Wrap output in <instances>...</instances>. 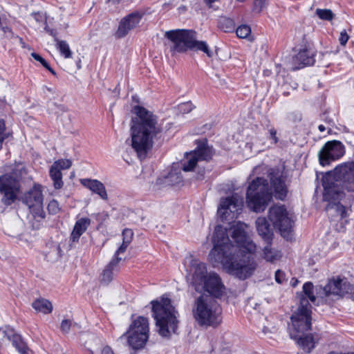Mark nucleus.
Here are the masks:
<instances>
[{
	"label": "nucleus",
	"instance_id": "1",
	"mask_svg": "<svg viewBox=\"0 0 354 354\" xmlns=\"http://www.w3.org/2000/svg\"><path fill=\"white\" fill-rule=\"evenodd\" d=\"M247 225L238 222L230 231L236 245H233L226 229L221 225L215 227L212 237L213 248L209 253L212 263H221L227 272L244 280L250 277L257 268V263L248 254H253L256 245L248 237L245 229Z\"/></svg>",
	"mask_w": 354,
	"mask_h": 354
},
{
	"label": "nucleus",
	"instance_id": "2",
	"mask_svg": "<svg viewBox=\"0 0 354 354\" xmlns=\"http://www.w3.org/2000/svg\"><path fill=\"white\" fill-rule=\"evenodd\" d=\"M191 284L195 290L203 292L197 297L192 306V315L203 327H217L222 322V309L216 299L225 290L220 277L214 272H207L204 263L193 259L190 267Z\"/></svg>",
	"mask_w": 354,
	"mask_h": 354
},
{
	"label": "nucleus",
	"instance_id": "3",
	"mask_svg": "<svg viewBox=\"0 0 354 354\" xmlns=\"http://www.w3.org/2000/svg\"><path fill=\"white\" fill-rule=\"evenodd\" d=\"M323 198L328 203L326 211L334 210L342 219L346 216V207L354 202V160L337 166L322 178Z\"/></svg>",
	"mask_w": 354,
	"mask_h": 354
},
{
	"label": "nucleus",
	"instance_id": "4",
	"mask_svg": "<svg viewBox=\"0 0 354 354\" xmlns=\"http://www.w3.org/2000/svg\"><path fill=\"white\" fill-rule=\"evenodd\" d=\"M136 116L132 119L131 127V147L140 160L146 158L153 145V140L158 138L162 128L158 123V117L140 106L134 107Z\"/></svg>",
	"mask_w": 354,
	"mask_h": 354
},
{
	"label": "nucleus",
	"instance_id": "5",
	"mask_svg": "<svg viewBox=\"0 0 354 354\" xmlns=\"http://www.w3.org/2000/svg\"><path fill=\"white\" fill-rule=\"evenodd\" d=\"M271 186L266 179L257 177L249 184L246 191V205L252 212H263L271 202L274 189L275 198L284 200L286 197L287 189L285 177L280 172L272 171L270 174Z\"/></svg>",
	"mask_w": 354,
	"mask_h": 354
},
{
	"label": "nucleus",
	"instance_id": "6",
	"mask_svg": "<svg viewBox=\"0 0 354 354\" xmlns=\"http://www.w3.org/2000/svg\"><path fill=\"white\" fill-rule=\"evenodd\" d=\"M353 291L352 285L346 279L332 278L328 283L322 286H314L311 282H306L303 285V290L297 295V299L300 304V296L302 295L308 301L315 303L316 298H320L325 303L330 304L334 301L342 298L346 294Z\"/></svg>",
	"mask_w": 354,
	"mask_h": 354
},
{
	"label": "nucleus",
	"instance_id": "7",
	"mask_svg": "<svg viewBox=\"0 0 354 354\" xmlns=\"http://www.w3.org/2000/svg\"><path fill=\"white\" fill-rule=\"evenodd\" d=\"M165 37L169 40L167 44L172 55L181 53L188 50L196 49L205 53L209 57L213 55L205 41H197L196 32L192 30L177 29L167 31Z\"/></svg>",
	"mask_w": 354,
	"mask_h": 354
},
{
	"label": "nucleus",
	"instance_id": "8",
	"mask_svg": "<svg viewBox=\"0 0 354 354\" xmlns=\"http://www.w3.org/2000/svg\"><path fill=\"white\" fill-rule=\"evenodd\" d=\"M153 316L162 337H169L176 332L178 313L171 305L170 299L162 297L160 300L152 301Z\"/></svg>",
	"mask_w": 354,
	"mask_h": 354
},
{
	"label": "nucleus",
	"instance_id": "9",
	"mask_svg": "<svg viewBox=\"0 0 354 354\" xmlns=\"http://www.w3.org/2000/svg\"><path fill=\"white\" fill-rule=\"evenodd\" d=\"M196 149L187 153L184 162L182 163V169L184 171H191L198 167V171L195 176L196 180L204 179L205 169L199 167V163L203 161H208L213 155L212 148L206 145L205 142H198Z\"/></svg>",
	"mask_w": 354,
	"mask_h": 354
},
{
	"label": "nucleus",
	"instance_id": "10",
	"mask_svg": "<svg viewBox=\"0 0 354 354\" xmlns=\"http://www.w3.org/2000/svg\"><path fill=\"white\" fill-rule=\"evenodd\" d=\"M44 197L39 185H35L24 196L23 202L28 207L32 216V226L38 230L41 227L46 214L43 209Z\"/></svg>",
	"mask_w": 354,
	"mask_h": 354
},
{
	"label": "nucleus",
	"instance_id": "11",
	"mask_svg": "<svg viewBox=\"0 0 354 354\" xmlns=\"http://www.w3.org/2000/svg\"><path fill=\"white\" fill-rule=\"evenodd\" d=\"M300 304L290 317L293 329L298 333H304L311 329L312 306L310 302L300 296Z\"/></svg>",
	"mask_w": 354,
	"mask_h": 354
},
{
	"label": "nucleus",
	"instance_id": "12",
	"mask_svg": "<svg viewBox=\"0 0 354 354\" xmlns=\"http://www.w3.org/2000/svg\"><path fill=\"white\" fill-rule=\"evenodd\" d=\"M292 50L297 53L292 57V64L294 66L292 70L295 71L306 66L314 64L315 62V50L313 46V44L309 42L305 36L302 37L301 43L295 46Z\"/></svg>",
	"mask_w": 354,
	"mask_h": 354
},
{
	"label": "nucleus",
	"instance_id": "13",
	"mask_svg": "<svg viewBox=\"0 0 354 354\" xmlns=\"http://www.w3.org/2000/svg\"><path fill=\"white\" fill-rule=\"evenodd\" d=\"M243 205V198L238 194H233L221 199L218 207V214L222 221L230 223L237 218L242 210Z\"/></svg>",
	"mask_w": 354,
	"mask_h": 354
},
{
	"label": "nucleus",
	"instance_id": "14",
	"mask_svg": "<svg viewBox=\"0 0 354 354\" xmlns=\"http://www.w3.org/2000/svg\"><path fill=\"white\" fill-rule=\"evenodd\" d=\"M19 189L18 180L10 174L0 176V193L3 194L1 202L6 206L10 205L17 199Z\"/></svg>",
	"mask_w": 354,
	"mask_h": 354
},
{
	"label": "nucleus",
	"instance_id": "15",
	"mask_svg": "<svg viewBox=\"0 0 354 354\" xmlns=\"http://www.w3.org/2000/svg\"><path fill=\"white\" fill-rule=\"evenodd\" d=\"M344 152V147L340 141H328L319 152V162L323 166L328 165L331 160L341 158Z\"/></svg>",
	"mask_w": 354,
	"mask_h": 354
},
{
	"label": "nucleus",
	"instance_id": "16",
	"mask_svg": "<svg viewBox=\"0 0 354 354\" xmlns=\"http://www.w3.org/2000/svg\"><path fill=\"white\" fill-rule=\"evenodd\" d=\"M269 218L281 235L288 238V211L285 205H274L269 209Z\"/></svg>",
	"mask_w": 354,
	"mask_h": 354
},
{
	"label": "nucleus",
	"instance_id": "17",
	"mask_svg": "<svg viewBox=\"0 0 354 354\" xmlns=\"http://www.w3.org/2000/svg\"><path fill=\"white\" fill-rule=\"evenodd\" d=\"M142 15L139 12H133L123 17L119 23L115 32L118 38L124 37L132 29L135 28L140 23Z\"/></svg>",
	"mask_w": 354,
	"mask_h": 354
},
{
	"label": "nucleus",
	"instance_id": "18",
	"mask_svg": "<svg viewBox=\"0 0 354 354\" xmlns=\"http://www.w3.org/2000/svg\"><path fill=\"white\" fill-rule=\"evenodd\" d=\"M137 332L128 329L125 333L121 335L118 340H122L126 338L128 346L133 350L138 351L142 349L148 339V336H145L142 333L138 334Z\"/></svg>",
	"mask_w": 354,
	"mask_h": 354
},
{
	"label": "nucleus",
	"instance_id": "19",
	"mask_svg": "<svg viewBox=\"0 0 354 354\" xmlns=\"http://www.w3.org/2000/svg\"><path fill=\"white\" fill-rule=\"evenodd\" d=\"M257 230L259 234L266 242L270 243L272 239L273 233L270 223L265 217H259L256 221Z\"/></svg>",
	"mask_w": 354,
	"mask_h": 354
},
{
	"label": "nucleus",
	"instance_id": "20",
	"mask_svg": "<svg viewBox=\"0 0 354 354\" xmlns=\"http://www.w3.org/2000/svg\"><path fill=\"white\" fill-rule=\"evenodd\" d=\"M91 224V219L88 218H81L78 219L73 227L71 234L70 239L72 242H77L80 236L87 230Z\"/></svg>",
	"mask_w": 354,
	"mask_h": 354
},
{
	"label": "nucleus",
	"instance_id": "21",
	"mask_svg": "<svg viewBox=\"0 0 354 354\" xmlns=\"http://www.w3.org/2000/svg\"><path fill=\"white\" fill-rule=\"evenodd\" d=\"M82 184L92 191L93 193L98 194L103 200L108 198L107 193L104 185L97 180L83 179Z\"/></svg>",
	"mask_w": 354,
	"mask_h": 354
},
{
	"label": "nucleus",
	"instance_id": "22",
	"mask_svg": "<svg viewBox=\"0 0 354 354\" xmlns=\"http://www.w3.org/2000/svg\"><path fill=\"white\" fill-rule=\"evenodd\" d=\"M128 329L136 331L138 334L142 333L145 336L149 337V324L145 317L139 316L133 320Z\"/></svg>",
	"mask_w": 354,
	"mask_h": 354
},
{
	"label": "nucleus",
	"instance_id": "23",
	"mask_svg": "<svg viewBox=\"0 0 354 354\" xmlns=\"http://www.w3.org/2000/svg\"><path fill=\"white\" fill-rule=\"evenodd\" d=\"M120 261L121 258L120 257L113 258L106 266L102 275V282L109 283L112 281L114 273L119 270L118 263Z\"/></svg>",
	"mask_w": 354,
	"mask_h": 354
},
{
	"label": "nucleus",
	"instance_id": "24",
	"mask_svg": "<svg viewBox=\"0 0 354 354\" xmlns=\"http://www.w3.org/2000/svg\"><path fill=\"white\" fill-rule=\"evenodd\" d=\"M297 342L302 349L308 353H310L314 349L316 344L312 333L299 337Z\"/></svg>",
	"mask_w": 354,
	"mask_h": 354
},
{
	"label": "nucleus",
	"instance_id": "25",
	"mask_svg": "<svg viewBox=\"0 0 354 354\" xmlns=\"http://www.w3.org/2000/svg\"><path fill=\"white\" fill-rule=\"evenodd\" d=\"M32 307L36 311L44 314H49L53 310V305L51 302L44 298H39L35 300L32 304Z\"/></svg>",
	"mask_w": 354,
	"mask_h": 354
},
{
	"label": "nucleus",
	"instance_id": "26",
	"mask_svg": "<svg viewBox=\"0 0 354 354\" xmlns=\"http://www.w3.org/2000/svg\"><path fill=\"white\" fill-rule=\"evenodd\" d=\"M49 175L53 182V187L57 189H61L64 185L62 171L52 165L49 170Z\"/></svg>",
	"mask_w": 354,
	"mask_h": 354
},
{
	"label": "nucleus",
	"instance_id": "27",
	"mask_svg": "<svg viewBox=\"0 0 354 354\" xmlns=\"http://www.w3.org/2000/svg\"><path fill=\"white\" fill-rule=\"evenodd\" d=\"M268 245L264 247L263 253V258L270 262H273L277 259H279L281 254L279 250H273L270 248V243H267Z\"/></svg>",
	"mask_w": 354,
	"mask_h": 354
},
{
	"label": "nucleus",
	"instance_id": "28",
	"mask_svg": "<svg viewBox=\"0 0 354 354\" xmlns=\"http://www.w3.org/2000/svg\"><path fill=\"white\" fill-rule=\"evenodd\" d=\"M56 48L65 59L72 57L73 52L66 41L57 40V42H56Z\"/></svg>",
	"mask_w": 354,
	"mask_h": 354
},
{
	"label": "nucleus",
	"instance_id": "29",
	"mask_svg": "<svg viewBox=\"0 0 354 354\" xmlns=\"http://www.w3.org/2000/svg\"><path fill=\"white\" fill-rule=\"evenodd\" d=\"M167 183L171 185H178L183 181V176L180 171L172 169L166 178Z\"/></svg>",
	"mask_w": 354,
	"mask_h": 354
},
{
	"label": "nucleus",
	"instance_id": "30",
	"mask_svg": "<svg viewBox=\"0 0 354 354\" xmlns=\"http://www.w3.org/2000/svg\"><path fill=\"white\" fill-rule=\"evenodd\" d=\"M219 26L224 32H232L235 28V24L233 19L227 17H221L219 19Z\"/></svg>",
	"mask_w": 354,
	"mask_h": 354
},
{
	"label": "nucleus",
	"instance_id": "31",
	"mask_svg": "<svg viewBox=\"0 0 354 354\" xmlns=\"http://www.w3.org/2000/svg\"><path fill=\"white\" fill-rule=\"evenodd\" d=\"M315 13L318 17L322 20L330 21L334 17V14L329 9L317 8Z\"/></svg>",
	"mask_w": 354,
	"mask_h": 354
},
{
	"label": "nucleus",
	"instance_id": "32",
	"mask_svg": "<svg viewBox=\"0 0 354 354\" xmlns=\"http://www.w3.org/2000/svg\"><path fill=\"white\" fill-rule=\"evenodd\" d=\"M14 346H15L20 354H28V348L25 343L21 339L20 336L15 337Z\"/></svg>",
	"mask_w": 354,
	"mask_h": 354
},
{
	"label": "nucleus",
	"instance_id": "33",
	"mask_svg": "<svg viewBox=\"0 0 354 354\" xmlns=\"http://www.w3.org/2000/svg\"><path fill=\"white\" fill-rule=\"evenodd\" d=\"M250 32L251 28L249 26L247 25L239 26L236 30V35L239 38L242 39L248 37L250 35Z\"/></svg>",
	"mask_w": 354,
	"mask_h": 354
},
{
	"label": "nucleus",
	"instance_id": "34",
	"mask_svg": "<svg viewBox=\"0 0 354 354\" xmlns=\"http://www.w3.org/2000/svg\"><path fill=\"white\" fill-rule=\"evenodd\" d=\"M59 170L68 169L72 165V162L69 159H59L53 164Z\"/></svg>",
	"mask_w": 354,
	"mask_h": 354
},
{
	"label": "nucleus",
	"instance_id": "35",
	"mask_svg": "<svg viewBox=\"0 0 354 354\" xmlns=\"http://www.w3.org/2000/svg\"><path fill=\"white\" fill-rule=\"evenodd\" d=\"M15 336H19L15 334L12 329L8 328L6 330H3L0 328V338L3 339L6 338L8 340H12V344L14 345V338Z\"/></svg>",
	"mask_w": 354,
	"mask_h": 354
},
{
	"label": "nucleus",
	"instance_id": "36",
	"mask_svg": "<svg viewBox=\"0 0 354 354\" xmlns=\"http://www.w3.org/2000/svg\"><path fill=\"white\" fill-rule=\"evenodd\" d=\"M72 326L78 327V324L77 323H73V322L70 319H64L61 323L60 328L63 333H67L69 332L70 328Z\"/></svg>",
	"mask_w": 354,
	"mask_h": 354
},
{
	"label": "nucleus",
	"instance_id": "37",
	"mask_svg": "<svg viewBox=\"0 0 354 354\" xmlns=\"http://www.w3.org/2000/svg\"><path fill=\"white\" fill-rule=\"evenodd\" d=\"M49 214H56L60 211L59 203L55 200H51L47 207Z\"/></svg>",
	"mask_w": 354,
	"mask_h": 354
},
{
	"label": "nucleus",
	"instance_id": "38",
	"mask_svg": "<svg viewBox=\"0 0 354 354\" xmlns=\"http://www.w3.org/2000/svg\"><path fill=\"white\" fill-rule=\"evenodd\" d=\"M195 106L191 102H187L178 105V110L180 113L185 114L191 112Z\"/></svg>",
	"mask_w": 354,
	"mask_h": 354
},
{
	"label": "nucleus",
	"instance_id": "39",
	"mask_svg": "<svg viewBox=\"0 0 354 354\" xmlns=\"http://www.w3.org/2000/svg\"><path fill=\"white\" fill-rule=\"evenodd\" d=\"M133 232L131 229L126 228L122 232V242L129 244L133 239Z\"/></svg>",
	"mask_w": 354,
	"mask_h": 354
},
{
	"label": "nucleus",
	"instance_id": "40",
	"mask_svg": "<svg viewBox=\"0 0 354 354\" xmlns=\"http://www.w3.org/2000/svg\"><path fill=\"white\" fill-rule=\"evenodd\" d=\"M265 0H254V11L261 12L265 6Z\"/></svg>",
	"mask_w": 354,
	"mask_h": 354
},
{
	"label": "nucleus",
	"instance_id": "41",
	"mask_svg": "<svg viewBox=\"0 0 354 354\" xmlns=\"http://www.w3.org/2000/svg\"><path fill=\"white\" fill-rule=\"evenodd\" d=\"M349 39V36L347 34L346 31L345 30H343L340 32V37H339V43L342 46H345Z\"/></svg>",
	"mask_w": 354,
	"mask_h": 354
},
{
	"label": "nucleus",
	"instance_id": "42",
	"mask_svg": "<svg viewBox=\"0 0 354 354\" xmlns=\"http://www.w3.org/2000/svg\"><path fill=\"white\" fill-rule=\"evenodd\" d=\"M5 124L3 120H0V149L2 147V142L3 140L5 139Z\"/></svg>",
	"mask_w": 354,
	"mask_h": 354
},
{
	"label": "nucleus",
	"instance_id": "43",
	"mask_svg": "<svg viewBox=\"0 0 354 354\" xmlns=\"http://www.w3.org/2000/svg\"><path fill=\"white\" fill-rule=\"evenodd\" d=\"M286 274L284 272H281V270H278L275 272V281L278 283H281L282 281L285 279Z\"/></svg>",
	"mask_w": 354,
	"mask_h": 354
},
{
	"label": "nucleus",
	"instance_id": "44",
	"mask_svg": "<svg viewBox=\"0 0 354 354\" xmlns=\"http://www.w3.org/2000/svg\"><path fill=\"white\" fill-rule=\"evenodd\" d=\"M129 244L128 243H125L124 242H122V245L120 246V248L116 250L115 253V257H115H118V255L121 253H123L126 251L128 245Z\"/></svg>",
	"mask_w": 354,
	"mask_h": 354
},
{
	"label": "nucleus",
	"instance_id": "45",
	"mask_svg": "<svg viewBox=\"0 0 354 354\" xmlns=\"http://www.w3.org/2000/svg\"><path fill=\"white\" fill-rule=\"evenodd\" d=\"M292 222H293L292 216L289 214V242H291L292 241H295V238L293 236L292 231L291 230L292 227Z\"/></svg>",
	"mask_w": 354,
	"mask_h": 354
},
{
	"label": "nucleus",
	"instance_id": "46",
	"mask_svg": "<svg viewBox=\"0 0 354 354\" xmlns=\"http://www.w3.org/2000/svg\"><path fill=\"white\" fill-rule=\"evenodd\" d=\"M45 30L54 38L55 41L57 42V40H59L57 38V32L56 30L50 29L48 26L45 27Z\"/></svg>",
	"mask_w": 354,
	"mask_h": 354
},
{
	"label": "nucleus",
	"instance_id": "47",
	"mask_svg": "<svg viewBox=\"0 0 354 354\" xmlns=\"http://www.w3.org/2000/svg\"><path fill=\"white\" fill-rule=\"evenodd\" d=\"M31 56L36 61H38L39 62H40L41 65H44L46 62V61L41 56H40L39 54H37L36 53H32Z\"/></svg>",
	"mask_w": 354,
	"mask_h": 354
},
{
	"label": "nucleus",
	"instance_id": "48",
	"mask_svg": "<svg viewBox=\"0 0 354 354\" xmlns=\"http://www.w3.org/2000/svg\"><path fill=\"white\" fill-rule=\"evenodd\" d=\"M291 117L293 122L300 121L301 120V115L299 113H292Z\"/></svg>",
	"mask_w": 354,
	"mask_h": 354
},
{
	"label": "nucleus",
	"instance_id": "49",
	"mask_svg": "<svg viewBox=\"0 0 354 354\" xmlns=\"http://www.w3.org/2000/svg\"><path fill=\"white\" fill-rule=\"evenodd\" d=\"M277 132L274 129H271L270 130V138L274 140V143H277L278 142L277 138Z\"/></svg>",
	"mask_w": 354,
	"mask_h": 354
},
{
	"label": "nucleus",
	"instance_id": "50",
	"mask_svg": "<svg viewBox=\"0 0 354 354\" xmlns=\"http://www.w3.org/2000/svg\"><path fill=\"white\" fill-rule=\"evenodd\" d=\"M205 3L209 8H211L212 6V3L218 1V0H204Z\"/></svg>",
	"mask_w": 354,
	"mask_h": 354
},
{
	"label": "nucleus",
	"instance_id": "51",
	"mask_svg": "<svg viewBox=\"0 0 354 354\" xmlns=\"http://www.w3.org/2000/svg\"><path fill=\"white\" fill-rule=\"evenodd\" d=\"M102 354H114L109 348H105L102 351Z\"/></svg>",
	"mask_w": 354,
	"mask_h": 354
},
{
	"label": "nucleus",
	"instance_id": "52",
	"mask_svg": "<svg viewBox=\"0 0 354 354\" xmlns=\"http://www.w3.org/2000/svg\"><path fill=\"white\" fill-rule=\"evenodd\" d=\"M298 283V280L297 279L292 278L291 281V285L293 287H295Z\"/></svg>",
	"mask_w": 354,
	"mask_h": 354
},
{
	"label": "nucleus",
	"instance_id": "53",
	"mask_svg": "<svg viewBox=\"0 0 354 354\" xmlns=\"http://www.w3.org/2000/svg\"><path fill=\"white\" fill-rule=\"evenodd\" d=\"M328 354H354V352H349V353H338V352H336V351H330Z\"/></svg>",
	"mask_w": 354,
	"mask_h": 354
},
{
	"label": "nucleus",
	"instance_id": "54",
	"mask_svg": "<svg viewBox=\"0 0 354 354\" xmlns=\"http://www.w3.org/2000/svg\"><path fill=\"white\" fill-rule=\"evenodd\" d=\"M45 68H46L48 71L50 70L51 67L50 66V65L48 64V62H46V64H44V65H42Z\"/></svg>",
	"mask_w": 354,
	"mask_h": 354
},
{
	"label": "nucleus",
	"instance_id": "55",
	"mask_svg": "<svg viewBox=\"0 0 354 354\" xmlns=\"http://www.w3.org/2000/svg\"><path fill=\"white\" fill-rule=\"evenodd\" d=\"M45 68H46L48 71L50 70L51 67L50 66V65L48 64V62H46V64H44V65H42Z\"/></svg>",
	"mask_w": 354,
	"mask_h": 354
},
{
	"label": "nucleus",
	"instance_id": "56",
	"mask_svg": "<svg viewBox=\"0 0 354 354\" xmlns=\"http://www.w3.org/2000/svg\"><path fill=\"white\" fill-rule=\"evenodd\" d=\"M318 128L321 132H324L325 131V127L322 124H320Z\"/></svg>",
	"mask_w": 354,
	"mask_h": 354
},
{
	"label": "nucleus",
	"instance_id": "57",
	"mask_svg": "<svg viewBox=\"0 0 354 354\" xmlns=\"http://www.w3.org/2000/svg\"><path fill=\"white\" fill-rule=\"evenodd\" d=\"M48 71H50L52 74L55 75V72L54 71V70L52 68Z\"/></svg>",
	"mask_w": 354,
	"mask_h": 354
},
{
	"label": "nucleus",
	"instance_id": "58",
	"mask_svg": "<svg viewBox=\"0 0 354 354\" xmlns=\"http://www.w3.org/2000/svg\"><path fill=\"white\" fill-rule=\"evenodd\" d=\"M109 1H112L113 3H118L120 0H109Z\"/></svg>",
	"mask_w": 354,
	"mask_h": 354
},
{
	"label": "nucleus",
	"instance_id": "59",
	"mask_svg": "<svg viewBox=\"0 0 354 354\" xmlns=\"http://www.w3.org/2000/svg\"><path fill=\"white\" fill-rule=\"evenodd\" d=\"M236 1L238 2H240V3H243L245 2L246 0H236Z\"/></svg>",
	"mask_w": 354,
	"mask_h": 354
},
{
	"label": "nucleus",
	"instance_id": "60",
	"mask_svg": "<svg viewBox=\"0 0 354 354\" xmlns=\"http://www.w3.org/2000/svg\"><path fill=\"white\" fill-rule=\"evenodd\" d=\"M57 250L58 251V252H59L61 250L60 247L59 245L57 246Z\"/></svg>",
	"mask_w": 354,
	"mask_h": 354
},
{
	"label": "nucleus",
	"instance_id": "61",
	"mask_svg": "<svg viewBox=\"0 0 354 354\" xmlns=\"http://www.w3.org/2000/svg\"><path fill=\"white\" fill-rule=\"evenodd\" d=\"M80 67H81L80 65L77 64V68H80Z\"/></svg>",
	"mask_w": 354,
	"mask_h": 354
}]
</instances>
